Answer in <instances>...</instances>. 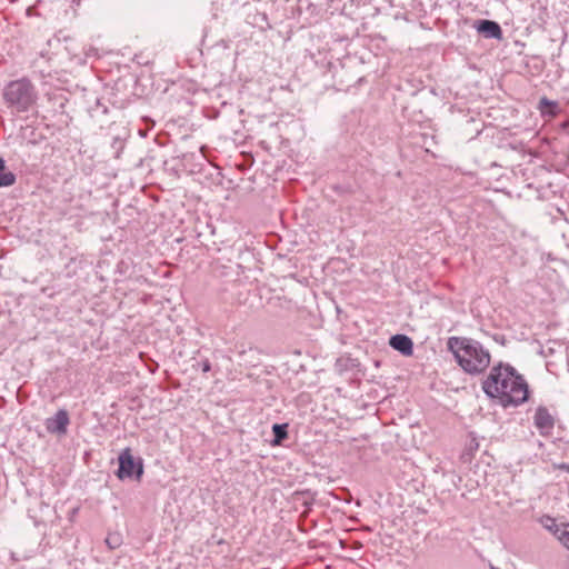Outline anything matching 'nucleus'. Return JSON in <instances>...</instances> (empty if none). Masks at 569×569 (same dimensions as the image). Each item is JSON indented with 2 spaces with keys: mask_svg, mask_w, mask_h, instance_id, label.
I'll use <instances>...</instances> for the list:
<instances>
[{
  "mask_svg": "<svg viewBox=\"0 0 569 569\" xmlns=\"http://www.w3.org/2000/svg\"><path fill=\"white\" fill-rule=\"evenodd\" d=\"M70 423L68 411L60 409L53 417L46 420V429L52 435H64L67 432L68 425Z\"/></svg>",
  "mask_w": 569,
  "mask_h": 569,
  "instance_id": "nucleus-5",
  "label": "nucleus"
},
{
  "mask_svg": "<svg viewBox=\"0 0 569 569\" xmlns=\"http://www.w3.org/2000/svg\"><path fill=\"white\" fill-rule=\"evenodd\" d=\"M447 348L468 375H480L490 366V352L478 340L450 337L447 340Z\"/></svg>",
  "mask_w": 569,
  "mask_h": 569,
  "instance_id": "nucleus-2",
  "label": "nucleus"
},
{
  "mask_svg": "<svg viewBox=\"0 0 569 569\" xmlns=\"http://www.w3.org/2000/svg\"><path fill=\"white\" fill-rule=\"evenodd\" d=\"M389 345L392 349L408 357L413 353V342L406 335H395L390 338Z\"/></svg>",
  "mask_w": 569,
  "mask_h": 569,
  "instance_id": "nucleus-8",
  "label": "nucleus"
},
{
  "mask_svg": "<svg viewBox=\"0 0 569 569\" xmlns=\"http://www.w3.org/2000/svg\"><path fill=\"white\" fill-rule=\"evenodd\" d=\"M201 369H202V372H209L211 370V363L208 359L201 361Z\"/></svg>",
  "mask_w": 569,
  "mask_h": 569,
  "instance_id": "nucleus-14",
  "label": "nucleus"
},
{
  "mask_svg": "<svg viewBox=\"0 0 569 569\" xmlns=\"http://www.w3.org/2000/svg\"><path fill=\"white\" fill-rule=\"evenodd\" d=\"M119 469L117 471V476L119 479L132 478L136 477L140 479L143 473L142 463H136L130 448H126L119 455Z\"/></svg>",
  "mask_w": 569,
  "mask_h": 569,
  "instance_id": "nucleus-4",
  "label": "nucleus"
},
{
  "mask_svg": "<svg viewBox=\"0 0 569 569\" xmlns=\"http://www.w3.org/2000/svg\"><path fill=\"white\" fill-rule=\"evenodd\" d=\"M3 100L13 113L28 112L37 103L38 91L27 78L12 80L3 89Z\"/></svg>",
  "mask_w": 569,
  "mask_h": 569,
  "instance_id": "nucleus-3",
  "label": "nucleus"
},
{
  "mask_svg": "<svg viewBox=\"0 0 569 569\" xmlns=\"http://www.w3.org/2000/svg\"><path fill=\"white\" fill-rule=\"evenodd\" d=\"M535 426L541 435H548L555 426V419L546 407H538L535 412Z\"/></svg>",
  "mask_w": 569,
  "mask_h": 569,
  "instance_id": "nucleus-6",
  "label": "nucleus"
},
{
  "mask_svg": "<svg viewBox=\"0 0 569 569\" xmlns=\"http://www.w3.org/2000/svg\"><path fill=\"white\" fill-rule=\"evenodd\" d=\"M16 182V174L7 170L6 161L0 158V188L10 187Z\"/></svg>",
  "mask_w": 569,
  "mask_h": 569,
  "instance_id": "nucleus-9",
  "label": "nucleus"
},
{
  "mask_svg": "<svg viewBox=\"0 0 569 569\" xmlns=\"http://www.w3.org/2000/svg\"><path fill=\"white\" fill-rule=\"evenodd\" d=\"M476 30L487 39H501L502 30L498 22L492 20H477L473 24Z\"/></svg>",
  "mask_w": 569,
  "mask_h": 569,
  "instance_id": "nucleus-7",
  "label": "nucleus"
},
{
  "mask_svg": "<svg viewBox=\"0 0 569 569\" xmlns=\"http://www.w3.org/2000/svg\"><path fill=\"white\" fill-rule=\"evenodd\" d=\"M560 469L566 470V471L569 472V465L563 463V465L560 466Z\"/></svg>",
  "mask_w": 569,
  "mask_h": 569,
  "instance_id": "nucleus-16",
  "label": "nucleus"
},
{
  "mask_svg": "<svg viewBox=\"0 0 569 569\" xmlns=\"http://www.w3.org/2000/svg\"><path fill=\"white\" fill-rule=\"evenodd\" d=\"M106 543L110 549H117L122 543V537L118 532H110L106 538Z\"/></svg>",
  "mask_w": 569,
  "mask_h": 569,
  "instance_id": "nucleus-12",
  "label": "nucleus"
},
{
  "mask_svg": "<svg viewBox=\"0 0 569 569\" xmlns=\"http://www.w3.org/2000/svg\"><path fill=\"white\" fill-rule=\"evenodd\" d=\"M482 390L489 398L498 399L502 407L519 406L527 401L528 385L510 365L492 367L489 376L482 382Z\"/></svg>",
  "mask_w": 569,
  "mask_h": 569,
  "instance_id": "nucleus-1",
  "label": "nucleus"
},
{
  "mask_svg": "<svg viewBox=\"0 0 569 569\" xmlns=\"http://www.w3.org/2000/svg\"><path fill=\"white\" fill-rule=\"evenodd\" d=\"M540 523L542 525V527L545 529L550 531L556 538L559 535V532L561 531V528H563L566 526V523H560V525L557 523L556 519L550 516H543L540 519Z\"/></svg>",
  "mask_w": 569,
  "mask_h": 569,
  "instance_id": "nucleus-10",
  "label": "nucleus"
},
{
  "mask_svg": "<svg viewBox=\"0 0 569 569\" xmlns=\"http://www.w3.org/2000/svg\"><path fill=\"white\" fill-rule=\"evenodd\" d=\"M540 104H541V106H548V107H550V108H556V107H557V103H556V102L549 101V100H548V99H546V98L541 99Z\"/></svg>",
  "mask_w": 569,
  "mask_h": 569,
  "instance_id": "nucleus-15",
  "label": "nucleus"
},
{
  "mask_svg": "<svg viewBox=\"0 0 569 569\" xmlns=\"http://www.w3.org/2000/svg\"><path fill=\"white\" fill-rule=\"evenodd\" d=\"M287 428H288L287 423H282V425L276 423L272 426V432H273V437H274L273 443L274 445H280L288 437Z\"/></svg>",
  "mask_w": 569,
  "mask_h": 569,
  "instance_id": "nucleus-11",
  "label": "nucleus"
},
{
  "mask_svg": "<svg viewBox=\"0 0 569 569\" xmlns=\"http://www.w3.org/2000/svg\"><path fill=\"white\" fill-rule=\"evenodd\" d=\"M557 540L569 550V523H566L557 536Z\"/></svg>",
  "mask_w": 569,
  "mask_h": 569,
  "instance_id": "nucleus-13",
  "label": "nucleus"
}]
</instances>
